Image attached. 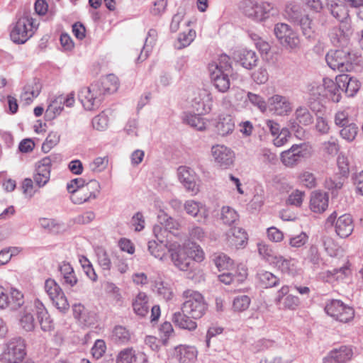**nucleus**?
<instances>
[{
    "mask_svg": "<svg viewBox=\"0 0 363 363\" xmlns=\"http://www.w3.org/2000/svg\"><path fill=\"white\" fill-rule=\"evenodd\" d=\"M323 85L325 86V96L330 100L335 103H338L340 101L342 98V85L339 83V82L333 81L332 79H324Z\"/></svg>",
    "mask_w": 363,
    "mask_h": 363,
    "instance_id": "obj_30",
    "label": "nucleus"
},
{
    "mask_svg": "<svg viewBox=\"0 0 363 363\" xmlns=\"http://www.w3.org/2000/svg\"><path fill=\"white\" fill-rule=\"evenodd\" d=\"M311 153L312 147L306 143L293 145L290 149L281 154V160L285 166L293 167L298 164L303 158L310 157Z\"/></svg>",
    "mask_w": 363,
    "mask_h": 363,
    "instance_id": "obj_8",
    "label": "nucleus"
},
{
    "mask_svg": "<svg viewBox=\"0 0 363 363\" xmlns=\"http://www.w3.org/2000/svg\"><path fill=\"white\" fill-rule=\"evenodd\" d=\"M134 312L141 317L145 316L149 311L147 296L143 292H140L133 302Z\"/></svg>",
    "mask_w": 363,
    "mask_h": 363,
    "instance_id": "obj_36",
    "label": "nucleus"
},
{
    "mask_svg": "<svg viewBox=\"0 0 363 363\" xmlns=\"http://www.w3.org/2000/svg\"><path fill=\"white\" fill-rule=\"evenodd\" d=\"M50 177V170L36 167L35 173L33 176V180L37 186L39 187L44 186L49 182Z\"/></svg>",
    "mask_w": 363,
    "mask_h": 363,
    "instance_id": "obj_53",
    "label": "nucleus"
},
{
    "mask_svg": "<svg viewBox=\"0 0 363 363\" xmlns=\"http://www.w3.org/2000/svg\"><path fill=\"white\" fill-rule=\"evenodd\" d=\"M157 36V32L155 29H150L147 32V35L145 38V43L141 50L140 55L138 56L137 61L143 62L147 59L149 53L151 52L153 45L156 41Z\"/></svg>",
    "mask_w": 363,
    "mask_h": 363,
    "instance_id": "obj_35",
    "label": "nucleus"
},
{
    "mask_svg": "<svg viewBox=\"0 0 363 363\" xmlns=\"http://www.w3.org/2000/svg\"><path fill=\"white\" fill-rule=\"evenodd\" d=\"M235 128V122L231 115L220 114L216 120L215 129L216 133L225 136L233 133Z\"/></svg>",
    "mask_w": 363,
    "mask_h": 363,
    "instance_id": "obj_28",
    "label": "nucleus"
},
{
    "mask_svg": "<svg viewBox=\"0 0 363 363\" xmlns=\"http://www.w3.org/2000/svg\"><path fill=\"white\" fill-rule=\"evenodd\" d=\"M238 213L233 208L230 206L222 208L220 219L224 224L231 225L238 220Z\"/></svg>",
    "mask_w": 363,
    "mask_h": 363,
    "instance_id": "obj_46",
    "label": "nucleus"
},
{
    "mask_svg": "<svg viewBox=\"0 0 363 363\" xmlns=\"http://www.w3.org/2000/svg\"><path fill=\"white\" fill-rule=\"evenodd\" d=\"M155 291L166 301L171 300L173 297L172 288L164 281H157L155 285Z\"/></svg>",
    "mask_w": 363,
    "mask_h": 363,
    "instance_id": "obj_52",
    "label": "nucleus"
},
{
    "mask_svg": "<svg viewBox=\"0 0 363 363\" xmlns=\"http://www.w3.org/2000/svg\"><path fill=\"white\" fill-rule=\"evenodd\" d=\"M60 135L57 132H50L42 145V150L45 152H49L60 142Z\"/></svg>",
    "mask_w": 363,
    "mask_h": 363,
    "instance_id": "obj_56",
    "label": "nucleus"
},
{
    "mask_svg": "<svg viewBox=\"0 0 363 363\" xmlns=\"http://www.w3.org/2000/svg\"><path fill=\"white\" fill-rule=\"evenodd\" d=\"M353 355L352 350L349 346H341L334 349L323 359L324 363H345Z\"/></svg>",
    "mask_w": 363,
    "mask_h": 363,
    "instance_id": "obj_22",
    "label": "nucleus"
},
{
    "mask_svg": "<svg viewBox=\"0 0 363 363\" xmlns=\"http://www.w3.org/2000/svg\"><path fill=\"white\" fill-rule=\"evenodd\" d=\"M308 236L306 233H301L298 235H296L289 240V245L292 247H301L303 246L308 241Z\"/></svg>",
    "mask_w": 363,
    "mask_h": 363,
    "instance_id": "obj_64",
    "label": "nucleus"
},
{
    "mask_svg": "<svg viewBox=\"0 0 363 363\" xmlns=\"http://www.w3.org/2000/svg\"><path fill=\"white\" fill-rule=\"evenodd\" d=\"M190 104L193 111L206 114L211 111L213 105L211 94L207 89H199L194 93Z\"/></svg>",
    "mask_w": 363,
    "mask_h": 363,
    "instance_id": "obj_14",
    "label": "nucleus"
},
{
    "mask_svg": "<svg viewBox=\"0 0 363 363\" xmlns=\"http://www.w3.org/2000/svg\"><path fill=\"white\" fill-rule=\"evenodd\" d=\"M178 175L180 182L183 184L186 190L196 193L198 191V186L195 181V176L191 169L186 167H179Z\"/></svg>",
    "mask_w": 363,
    "mask_h": 363,
    "instance_id": "obj_29",
    "label": "nucleus"
},
{
    "mask_svg": "<svg viewBox=\"0 0 363 363\" xmlns=\"http://www.w3.org/2000/svg\"><path fill=\"white\" fill-rule=\"evenodd\" d=\"M148 250L155 258L162 260L166 255V244L156 240L148 242Z\"/></svg>",
    "mask_w": 363,
    "mask_h": 363,
    "instance_id": "obj_42",
    "label": "nucleus"
},
{
    "mask_svg": "<svg viewBox=\"0 0 363 363\" xmlns=\"http://www.w3.org/2000/svg\"><path fill=\"white\" fill-rule=\"evenodd\" d=\"M108 121L107 116L102 112L92 119V125L98 130H104L108 126Z\"/></svg>",
    "mask_w": 363,
    "mask_h": 363,
    "instance_id": "obj_60",
    "label": "nucleus"
},
{
    "mask_svg": "<svg viewBox=\"0 0 363 363\" xmlns=\"http://www.w3.org/2000/svg\"><path fill=\"white\" fill-rule=\"evenodd\" d=\"M226 235L228 243L231 247L235 248L243 247L247 243V233L242 228H230Z\"/></svg>",
    "mask_w": 363,
    "mask_h": 363,
    "instance_id": "obj_25",
    "label": "nucleus"
},
{
    "mask_svg": "<svg viewBox=\"0 0 363 363\" xmlns=\"http://www.w3.org/2000/svg\"><path fill=\"white\" fill-rule=\"evenodd\" d=\"M274 33L279 42L284 47L292 50L299 47V37L288 24L284 23L276 24L274 28Z\"/></svg>",
    "mask_w": 363,
    "mask_h": 363,
    "instance_id": "obj_12",
    "label": "nucleus"
},
{
    "mask_svg": "<svg viewBox=\"0 0 363 363\" xmlns=\"http://www.w3.org/2000/svg\"><path fill=\"white\" fill-rule=\"evenodd\" d=\"M337 82L342 85V91L348 97H353L359 90L361 83L354 77L349 74H340L336 77Z\"/></svg>",
    "mask_w": 363,
    "mask_h": 363,
    "instance_id": "obj_20",
    "label": "nucleus"
},
{
    "mask_svg": "<svg viewBox=\"0 0 363 363\" xmlns=\"http://www.w3.org/2000/svg\"><path fill=\"white\" fill-rule=\"evenodd\" d=\"M131 337V334L129 330L122 326L116 325L114 327L112 332V340L118 344H127Z\"/></svg>",
    "mask_w": 363,
    "mask_h": 363,
    "instance_id": "obj_40",
    "label": "nucleus"
},
{
    "mask_svg": "<svg viewBox=\"0 0 363 363\" xmlns=\"http://www.w3.org/2000/svg\"><path fill=\"white\" fill-rule=\"evenodd\" d=\"M101 192V185L95 179L90 180L86 184L78 189L77 191L70 195V199L74 204L90 203L96 199Z\"/></svg>",
    "mask_w": 363,
    "mask_h": 363,
    "instance_id": "obj_10",
    "label": "nucleus"
},
{
    "mask_svg": "<svg viewBox=\"0 0 363 363\" xmlns=\"http://www.w3.org/2000/svg\"><path fill=\"white\" fill-rule=\"evenodd\" d=\"M211 81L214 86L220 92H226L230 85L229 76L232 72H227L220 71L218 68H214L213 70H209Z\"/></svg>",
    "mask_w": 363,
    "mask_h": 363,
    "instance_id": "obj_24",
    "label": "nucleus"
},
{
    "mask_svg": "<svg viewBox=\"0 0 363 363\" xmlns=\"http://www.w3.org/2000/svg\"><path fill=\"white\" fill-rule=\"evenodd\" d=\"M194 320L188 313H185L182 311L174 313L172 316V321L175 325L189 331H193L197 328V323Z\"/></svg>",
    "mask_w": 363,
    "mask_h": 363,
    "instance_id": "obj_31",
    "label": "nucleus"
},
{
    "mask_svg": "<svg viewBox=\"0 0 363 363\" xmlns=\"http://www.w3.org/2000/svg\"><path fill=\"white\" fill-rule=\"evenodd\" d=\"M352 34L350 23H343L339 27H333L329 31L328 36L334 46L347 47L350 38Z\"/></svg>",
    "mask_w": 363,
    "mask_h": 363,
    "instance_id": "obj_15",
    "label": "nucleus"
},
{
    "mask_svg": "<svg viewBox=\"0 0 363 363\" xmlns=\"http://www.w3.org/2000/svg\"><path fill=\"white\" fill-rule=\"evenodd\" d=\"M260 284L264 288L276 286L279 283V279L272 272L260 270L257 274Z\"/></svg>",
    "mask_w": 363,
    "mask_h": 363,
    "instance_id": "obj_39",
    "label": "nucleus"
},
{
    "mask_svg": "<svg viewBox=\"0 0 363 363\" xmlns=\"http://www.w3.org/2000/svg\"><path fill=\"white\" fill-rule=\"evenodd\" d=\"M106 350V345L103 340H96L94 346L91 348V354L93 357L97 359L101 358L105 353Z\"/></svg>",
    "mask_w": 363,
    "mask_h": 363,
    "instance_id": "obj_62",
    "label": "nucleus"
},
{
    "mask_svg": "<svg viewBox=\"0 0 363 363\" xmlns=\"http://www.w3.org/2000/svg\"><path fill=\"white\" fill-rule=\"evenodd\" d=\"M97 260L99 266L104 271H109L111 267V262L107 252L103 248H99L96 251Z\"/></svg>",
    "mask_w": 363,
    "mask_h": 363,
    "instance_id": "obj_55",
    "label": "nucleus"
},
{
    "mask_svg": "<svg viewBox=\"0 0 363 363\" xmlns=\"http://www.w3.org/2000/svg\"><path fill=\"white\" fill-rule=\"evenodd\" d=\"M305 261L312 264L314 268L320 266L321 257L317 246L311 245L309 247L305 257Z\"/></svg>",
    "mask_w": 363,
    "mask_h": 363,
    "instance_id": "obj_47",
    "label": "nucleus"
},
{
    "mask_svg": "<svg viewBox=\"0 0 363 363\" xmlns=\"http://www.w3.org/2000/svg\"><path fill=\"white\" fill-rule=\"evenodd\" d=\"M326 7L330 13L340 21V24L345 22L351 23L349 11L340 0H326Z\"/></svg>",
    "mask_w": 363,
    "mask_h": 363,
    "instance_id": "obj_19",
    "label": "nucleus"
},
{
    "mask_svg": "<svg viewBox=\"0 0 363 363\" xmlns=\"http://www.w3.org/2000/svg\"><path fill=\"white\" fill-rule=\"evenodd\" d=\"M216 67L220 71H223L224 72H233L230 57L225 54L220 55L218 59V62L210 64L208 69L209 70H213Z\"/></svg>",
    "mask_w": 363,
    "mask_h": 363,
    "instance_id": "obj_43",
    "label": "nucleus"
},
{
    "mask_svg": "<svg viewBox=\"0 0 363 363\" xmlns=\"http://www.w3.org/2000/svg\"><path fill=\"white\" fill-rule=\"evenodd\" d=\"M211 258L219 271L228 269L233 264L232 259L221 252L213 254Z\"/></svg>",
    "mask_w": 363,
    "mask_h": 363,
    "instance_id": "obj_44",
    "label": "nucleus"
},
{
    "mask_svg": "<svg viewBox=\"0 0 363 363\" xmlns=\"http://www.w3.org/2000/svg\"><path fill=\"white\" fill-rule=\"evenodd\" d=\"M353 230V221L350 214H344L340 216L335 222V232L341 238L349 237Z\"/></svg>",
    "mask_w": 363,
    "mask_h": 363,
    "instance_id": "obj_27",
    "label": "nucleus"
},
{
    "mask_svg": "<svg viewBox=\"0 0 363 363\" xmlns=\"http://www.w3.org/2000/svg\"><path fill=\"white\" fill-rule=\"evenodd\" d=\"M63 106L64 105L62 104V98L56 97L46 109L45 116L49 119L55 118L61 113L64 108Z\"/></svg>",
    "mask_w": 363,
    "mask_h": 363,
    "instance_id": "obj_45",
    "label": "nucleus"
},
{
    "mask_svg": "<svg viewBox=\"0 0 363 363\" xmlns=\"http://www.w3.org/2000/svg\"><path fill=\"white\" fill-rule=\"evenodd\" d=\"M35 312L40 328L44 332H50L54 330L53 320L50 318L48 310L38 299L27 301L23 311L19 314L20 327L26 332L33 331L35 328V319L33 313Z\"/></svg>",
    "mask_w": 363,
    "mask_h": 363,
    "instance_id": "obj_1",
    "label": "nucleus"
},
{
    "mask_svg": "<svg viewBox=\"0 0 363 363\" xmlns=\"http://www.w3.org/2000/svg\"><path fill=\"white\" fill-rule=\"evenodd\" d=\"M334 121L337 126L342 128L352 123L353 120L350 117L349 109L347 108L338 111L335 114Z\"/></svg>",
    "mask_w": 363,
    "mask_h": 363,
    "instance_id": "obj_51",
    "label": "nucleus"
},
{
    "mask_svg": "<svg viewBox=\"0 0 363 363\" xmlns=\"http://www.w3.org/2000/svg\"><path fill=\"white\" fill-rule=\"evenodd\" d=\"M25 303L23 294L21 291L11 289L10 291V298L9 297L8 307L12 311H16L23 306Z\"/></svg>",
    "mask_w": 363,
    "mask_h": 363,
    "instance_id": "obj_41",
    "label": "nucleus"
},
{
    "mask_svg": "<svg viewBox=\"0 0 363 363\" xmlns=\"http://www.w3.org/2000/svg\"><path fill=\"white\" fill-rule=\"evenodd\" d=\"M328 206V196L326 193L315 191L312 194L310 201V208L315 213H322Z\"/></svg>",
    "mask_w": 363,
    "mask_h": 363,
    "instance_id": "obj_32",
    "label": "nucleus"
},
{
    "mask_svg": "<svg viewBox=\"0 0 363 363\" xmlns=\"http://www.w3.org/2000/svg\"><path fill=\"white\" fill-rule=\"evenodd\" d=\"M202 114H199L194 112V114L188 113L186 115L184 121L190 126L195 128L199 130L205 129V123L203 119L201 117Z\"/></svg>",
    "mask_w": 363,
    "mask_h": 363,
    "instance_id": "obj_50",
    "label": "nucleus"
},
{
    "mask_svg": "<svg viewBox=\"0 0 363 363\" xmlns=\"http://www.w3.org/2000/svg\"><path fill=\"white\" fill-rule=\"evenodd\" d=\"M234 59L243 67L251 69L255 67L258 62V56L251 50L241 49L234 52Z\"/></svg>",
    "mask_w": 363,
    "mask_h": 363,
    "instance_id": "obj_23",
    "label": "nucleus"
},
{
    "mask_svg": "<svg viewBox=\"0 0 363 363\" xmlns=\"http://www.w3.org/2000/svg\"><path fill=\"white\" fill-rule=\"evenodd\" d=\"M133 352V347L121 350L116 357V363H132Z\"/></svg>",
    "mask_w": 363,
    "mask_h": 363,
    "instance_id": "obj_61",
    "label": "nucleus"
},
{
    "mask_svg": "<svg viewBox=\"0 0 363 363\" xmlns=\"http://www.w3.org/2000/svg\"><path fill=\"white\" fill-rule=\"evenodd\" d=\"M45 291L55 307L62 313H65L69 308L68 301L59 284L52 279L45 282Z\"/></svg>",
    "mask_w": 363,
    "mask_h": 363,
    "instance_id": "obj_13",
    "label": "nucleus"
},
{
    "mask_svg": "<svg viewBox=\"0 0 363 363\" xmlns=\"http://www.w3.org/2000/svg\"><path fill=\"white\" fill-rule=\"evenodd\" d=\"M33 18L28 16L20 18L12 28L10 37L15 43H25L34 33Z\"/></svg>",
    "mask_w": 363,
    "mask_h": 363,
    "instance_id": "obj_11",
    "label": "nucleus"
},
{
    "mask_svg": "<svg viewBox=\"0 0 363 363\" xmlns=\"http://www.w3.org/2000/svg\"><path fill=\"white\" fill-rule=\"evenodd\" d=\"M26 354L24 341L21 337L10 340L6 345L1 359L7 363H21Z\"/></svg>",
    "mask_w": 363,
    "mask_h": 363,
    "instance_id": "obj_7",
    "label": "nucleus"
},
{
    "mask_svg": "<svg viewBox=\"0 0 363 363\" xmlns=\"http://www.w3.org/2000/svg\"><path fill=\"white\" fill-rule=\"evenodd\" d=\"M186 213L193 217L198 216V221L205 223L208 218V210L206 206L194 200H188L184 204Z\"/></svg>",
    "mask_w": 363,
    "mask_h": 363,
    "instance_id": "obj_21",
    "label": "nucleus"
},
{
    "mask_svg": "<svg viewBox=\"0 0 363 363\" xmlns=\"http://www.w3.org/2000/svg\"><path fill=\"white\" fill-rule=\"evenodd\" d=\"M296 121L291 122L290 129L294 132L297 138H301L303 136L304 131L301 125L307 126L313 123V117L311 113L306 107L300 106L295 111Z\"/></svg>",
    "mask_w": 363,
    "mask_h": 363,
    "instance_id": "obj_16",
    "label": "nucleus"
},
{
    "mask_svg": "<svg viewBox=\"0 0 363 363\" xmlns=\"http://www.w3.org/2000/svg\"><path fill=\"white\" fill-rule=\"evenodd\" d=\"M59 270L63 278V284L71 287L75 286L77 283V278L74 273V269L68 262H62L59 266Z\"/></svg>",
    "mask_w": 363,
    "mask_h": 363,
    "instance_id": "obj_34",
    "label": "nucleus"
},
{
    "mask_svg": "<svg viewBox=\"0 0 363 363\" xmlns=\"http://www.w3.org/2000/svg\"><path fill=\"white\" fill-rule=\"evenodd\" d=\"M305 14L306 13L302 10L301 7L294 2H289L286 5L285 16L289 19V21L294 23H295Z\"/></svg>",
    "mask_w": 363,
    "mask_h": 363,
    "instance_id": "obj_38",
    "label": "nucleus"
},
{
    "mask_svg": "<svg viewBox=\"0 0 363 363\" xmlns=\"http://www.w3.org/2000/svg\"><path fill=\"white\" fill-rule=\"evenodd\" d=\"M171 258L175 267L182 271L191 270L194 267L195 262H200L204 259L202 249L196 245L191 247H180L169 249Z\"/></svg>",
    "mask_w": 363,
    "mask_h": 363,
    "instance_id": "obj_2",
    "label": "nucleus"
},
{
    "mask_svg": "<svg viewBox=\"0 0 363 363\" xmlns=\"http://www.w3.org/2000/svg\"><path fill=\"white\" fill-rule=\"evenodd\" d=\"M104 96L102 89L95 84L82 88L79 92V99L87 111L98 109L104 100Z\"/></svg>",
    "mask_w": 363,
    "mask_h": 363,
    "instance_id": "obj_6",
    "label": "nucleus"
},
{
    "mask_svg": "<svg viewBox=\"0 0 363 363\" xmlns=\"http://www.w3.org/2000/svg\"><path fill=\"white\" fill-rule=\"evenodd\" d=\"M94 84L100 86L104 95L113 94L118 88V78L114 74H108Z\"/></svg>",
    "mask_w": 363,
    "mask_h": 363,
    "instance_id": "obj_33",
    "label": "nucleus"
},
{
    "mask_svg": "<svg viewBox=\"0 0 363 363\" xmlns=\"http://www.w3.org/2000/svg\"><path fill=\"white\" fill-rule=\"evenodd\" d=\"M184 302L181 310L188 313L191 318L199 319L203 317L208 310V304L203 296L199 291L186 289L182 293Z\"/></svg>",
    "mask_w": 363,
    "mask_h": 363,
    "instance_id": "obj_3",
    "label": "nucleus"
},
{
    "mask_svg": "<svg viewBox=\"0 0 363 363\" xmlns=\"http://www.w3.org/2000/svg\"><path fill=\"white\" fill-rule=\"evenodd\" d=\"M269 109L278 116L287 115L291 111V104L288 98L275 94L268 100Z\"/></svg>",
    "mask_w": 363,
    "mask_h": 363,
    "instance_id": "obj_18",
    "label": "nucleus"
},
{
    "mask_svg": "<svg viewBox=\"0 0 363 363\" xmlns=\"http://www.w3.org/2000/svg\"><path fill=\"white\" fill-rule=\"evenodd\" d=\"M298 179L300 182L307 188L311 189L316 185V179L314 174L308 171H304L301 173Z\"/></svg>",
    "mask_w": 363,
    "mask_h": 363,
    "instance_id": "obj_57",
    "label": "nucleus"
},
{
    "mask_svg": "<svg viewBox=\"0 0 363 363\" xmlns=\"http://www.w3.org/2000/svg\"><path fill=\"white\" fill-rule=\"evenodd\" d=\"M196 347L189 345H179L174 347V355L179 363H194L197 357Z\"/></svg>",
    "mask_w": 363,
    "mask_h": 363,
    "instance_id": "obj_26",
    "label": "nucleus"
},
{
    "mask_svg": "<svg viewBox=\"0 0 363 363\" xmlns=\"http://www.w3.org/2000/svg\"><path fill=\"white\" fill-rule=\"evenodd\" d=\"M325 311L328 315L342 323L352 320L354 315V311L352 307L337 299L328 301L325 306Z\"/></svg>",
    "mask_w": 363,
    "mask_h": 363,
    "instance_id": "obj_9",
    "label": "nucleus"
},
{
    "mask_svg": "<svg viewBox=\"0 0 363 363\" xmlns=\"http://www.w3.org/2000/svg\"><path fill=\"white\" fill-rule=\"evenodd\" d=\"M247 99L253 106L257 107L262 112H264L267 110V103L261 96L252 92H248Z\"/></svg>",
    "mask_w": 363,
    "mask_h": 363,
    "instance_id": "obj_59",
    "label": "nucleus"
},
{
    "mask_svg": "<svg viewBox=\"0 0 363 363\" xmlns=\"http://www.w3.org/2000/svg\"><path fill=\"white\" fill-rule=\"evenodd\" d=\"M185 11L183 9H179L177 13L174 14L172 18L170 23V30L172 33L177 32L179 28V24L183 21Z\"/></svg>",
    "mask_w": 363,
    "mask_h": 363,
    "instance_id": "obj_63",
    "label": "nucleus"
},
{
    "mask_svg": "<svg viewBox=\"0 0 363 363\" xmlns=\"http://www.w3.org/2000/svg\"><path fill=\"white\" fill-rule=\"evenodd\" d=\"M250 301V298L248 296H238L233 300V307L236 311H244L249 308Z\"/></svg>",
    "mask_w": 363,
    "mask_h": 363,
    "instance_id": "obj_54",
    "label": "nucleus"
},
{
    "mask_svg": "<svg viewBox=\"0 0 363 363\" xmlns=\"http://www.w3.org/2000/svg\"><path fill=\"white\" fill-rule=\"evenodd\" d=\"M358 131V126L353 121L347 126L342 128L340 130V134L343 139L346 140L347 141L352 142L355 139Z\"/></svg>",
    "mask_w": 363,
    "mask_h": 363,
    "instance_id": "obj_48",
    "label": "nucleus"
},
{
    "mask_svg": "<svg viewBox=\"0 0 363 363\" xmlns=\"http://www.w3.org/2000/svg\"><path fill=\"white\" fill-rule=\"evenodd\" d=\"M294 24L300 26L303 35L308 40L314 39L315 30L313 27L312 20L308 14H305L298 19Z\"/></svg>",
    "mask_w": 363,
    "mask_h": 363,
    "instance_id": "obj_37",
    "label": "nucleus"
},
{
    "mask_svg": "<svg viewBox=\"0 0 363 363\" xmlns=\"http://www.w3.org/2000/svg\"><path fill=\"white\" fill-rule=\"evenodd\" d=\"M355 55L348 47L340 49L330 50L325 55L328 65L333 70L341 72H347L352 68Z\"/></svg>",
    "mask_w": 363,
    "mask_h": 363,
    "instance_id": "obj_4",
    "label": "nucleus"
},
{
    "mask_svg": "<svg viewBox=\"0 0 363 363\" xmlns=\"http://www.w3.org/2000/svg\"><path fill=\"white\" fill-rule=\"evenodd\" d=\"M240 9L247 17L257 22L264 21L274 11L272 4L268 2L258 4L252 0H244L240 4Z\"/></svg>",
    "mask_w": 363,
    "mask_h": 363,
    "instance_id": "obj_5",
    "label": "nucleus"
},
{
    "mask_svg": "<svg viewBox=\"0 0 363 363\" xmlns=\"http://www.w3.org/2000/svg\"><path fill=\"white\" fill-rule=\"evenodd\" d=\"M273 263L276 264L277 267L283 272L293 275L295 268L291 260L284 258L283 257H274Z\"/></svg>",
    "mask_w": 363,
    "mask_h": 363,
    "instance_id": "obj_49",
    "label": "nucleus"
},
{
    "mask_svg": "<svg viewBox=\"0 0 363 363\" xmlns=\"http://www.w3.org/2000/svg\"><path fill=\"white\" fill-rule=\"evenodd\" d=\"M322 145L324 152L330 155L335 156L339 152L337 140L333 137H331L328 141L324 142Z\"/></svg>",
    "mask_w": 363,
    "mask_h": 363,
    "instance_id": "obj_58",
    "label": "nucleus"
},
{
    "mask_svg": "<svg viewBox=\"0 0 363 363\" xmlns=\"http://www.w3.org/2000/svg\"><path fill=\"white\" fill-rule=\"evenodd\" d=\"M211 155L214 162L222 169H228L233 164L235 154L225 145H213L211 148Z\"/></svg>",
    "mask_w": 363,
    "mask_h": 363,
    "instance_id": "obj_17",
    "label": "nucleus"
}]
</instances>
